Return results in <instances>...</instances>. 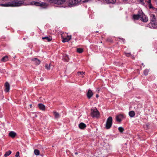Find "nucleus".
<instances>
[{
  "instance_id": "8",
  "label": "nucleus",
  "mask_w": 157,
  "mask_h": 157,
  "mask_svg": "<svg viewBox=\"0 0 157 157\" xmlns=\"http://www.w3.org/2000/svg\"><path fill=\"white\" fill-rule=\"evenodd\" d=\"M148 25L151 28H157V21L150 22Z\"/></svg>"
},
{
  "instance_id": "43",
  "label": "nucleus",
  "mask_w": 157,
  "mask_h": 157,
  "mask_svg": "<svg viewBox=\"0 0 157 157\" xmlns=\"http://www.w3.org/2000/svg\"><path fill=\"white\" fill-rule=\"evenodd\" d=\"M98 32H98V31H96V33H98Z\"/></svg>"
},
{
  "instance_id": "10",
  "label": "nucleus",
  "mask_w": 157,
  "mask_h": 157,
  "mask_svg": "<svg viewBox=\"0 0 157 157\" xmlns=\"http://www.w3.org/2000/svg\"><path fill=\"white\" fill-rule=\"evenodd\" d=\"M62 37L63 39L62 41L64 43L65 42H68L69 40H70L71 39V35H67L66 37L64 38L63 36H62Z\"/></svg>"
},
{
  "instance_id": "2",
  "label": "nucleus",
  "mask_w": 157,
  "mask_h": 157,
  "mask_svg": "<svg viewBox=\"0 0 157 157\" xmlns=\"http://www.w3.org/2000/svg\"><path fill=\"white\" fill-rule=\"evenodd\" d=\"M113 119L111 117H109L107 119L105 124V128L107 129L110 128L112 124Z\"/></svg>"
},
{
  "instance_id": "36",
  "label": "nucleus",
  "mask_w": 157,
  "mask_h": 157,
  "mask_svg": "<svg viewBox=\"0 0 157 157\" xmlns=\"http://www.w3.org/2000/svg\"><path fill=\"white\" fill-rule=\"evenodd\" d=\"M149 7L150 8H153V7L151 6V4H149Z\"/></svg>"
},
{
  "instance_id": "3",
  "label": "nucleus",
  "mask_w": 157,
  "mask_h": 157,
  "mask_svg": "<svg viewBox=\"0 0 157 157\" xmlns=\"http://www.w3.org/2000/svg\"><path fill=\"white\" fill-rule=\"evenodd\" d=\"M81 1V0H70L67 3L68 6L71 7L77 4L80 2Z\"/></svg>"
},
{
  "instance_id": "33",
  "label": "nucleus",
  "mask_w": 157,
  "mask_h": 157,
  "mask_svg": "<svg viewBox=\"0 0 157 157\" xmlns=\"http://www.w3.org/2000/svg\"><path fill=\"white\" fill-rule=\"evenodd\" d=\"M119 39L121 40H122L123 42L124 43L125 42V40L122 38H119Z\"/></svg>"
},
{
  "instance_id": "11",
  "label": "nucleus",
  "mask_w": 157,
  "mask_h": 157,
  "mask_svg": "<svg viewBox=\"0 0 157 157\" xmlns=\"http://www.w3.org/2000/svg\"><path fill=\"white\" fill-rule=\"evenodd\" d=\"M124 118V116L122 114H120L117 115L116 117V121L119 122H121L122 119Z\"/></svg>"
},
{
  "instance_id": "39",
  "label": "nucleus",
  "mask_w": 157,
  "mask_h": 157,
  "mask_svg": "<svg viewBox=\"0 0 157 157\" xmlns=\"http://www.w3.org/2000/svg\"><path fill=\"white\" fill-rule=\"evenodd\" d=\"M75 154L77 155L78 154V153L77 152H75Z\"/></svg>"
},
{
  "instance_id": "29",
  "label": "nucleus",
  "mask_w": 157,
  "mask_h": 157,
  "mask_svg": "<svg viewBox=\"0 0 157 157\" xmlns=\"http://www.w3.org/2000/svg\"><path fill=\"white\" fill-rule=\"evenodd\" d=\"M118 130L121 132H122L124 131V129L122 127H119L118 128Z\"/></svg>"
},
{
  "instance_id": "1",
  "label": "nucleus",
  "mask_w": 157,
  "mask_h": 157,
  "mask_svg": "<svg viewBox=\"0 0 157 157\" xmlns=\"http://www.w3.org/2000/svg\"><path fill=\"white\" fill-rule=\"evenodd\" d=\"M11 2L1 4V6L4 7L18 6H21L25 0H11Z\"/></svg>"
},
{
  "instance_id": "40",
  "label": "nucleus",
  "mask_w": 157,
  "mask_h": 157,
  "mask_svg": "<svg viewBox=\"0 0 157 157\" xmlns=\"http://www.w3.org/2000/svg\"><path fill=\"white\" fill-rule=\"evenodd\" d=\"M98 94H96V97L97 98H98Z\"/></svg>"
},
{
  "instance_id": "9",
  "label": "nucleus",
  "mask_w": 157,
  "mask_h": 157,
  "mask_svg": "<svg viewBox=\"0 0 157 157\" xmlns=\"http://www.w3.org/2000/svg\"><path fill=\"white\" fill-rule=\"evenodd\" d=\"M140 20L144 22H146L148 21V17L146 16L143 12Z\"/></svg>"
},
{
  "instance_id": "19",
  "label": "nucleus",
  "mask_w": 157,
  "mask_h": 157,
  "mask_svg": "<svg viewBox=\"0 0 157 157\" xmlns=\"http://www.w3.org/2000/svg\"><path fill=\"white\" fill-rule=\"evenodd\" d=\"M32 60L34 61L36 65H39L40 63V61L36 58H35L32 59Z\"/></svg>"
},
{
  "instance_id": "44",
  "label": "nucleus",
  "mask_w": 157,
  "mask_h": 157,
  "mask_svg": "<svg viewBox=\"0 0 157 157\" xmlns=\"http://www.w3.org/2000/svg\"><path fill=\"white\" fill-rule=\"evenodd\" d=\"M142 65H144V63H142Z\"/></svg>"
},
{
  "instance_id": "7",
  "label": "nucleus",
  "mask_w": 157,
  "mask_h": 157,
  "mask_svg": "<svg viewBox=\"0 0 157 157\" xmlns=\"http://www.w3.org/2000/svg\"><path fill=\"white\" fill-rule=\"evenodd\" d=\"M51 3H54L58 5H61L65 2L67 0H49Z\"/></svg>"
},
{
  "instance_id": "45",
  "label": "nucleus",
  "mask_w": 157,
  "mask_h": 157,
  "mask_svg": "<svg viewBox=\"0 0 157 157\" xmlns=\"http://www.w3.org/2000/svg\"><path fill=\"white\" fill-rule=\"evenodd\" d=\"M100 43H102V41H101V42H100Z\"/></svg>"
},
{
  "instance_id": "15",
  "label": "nucleus",
  "mask_w": 157,
  "mask_h": 157,
  "mask_svg": "<svg viewBox=\"0 0 157 157\" xmlns=\"http://www.w3.org/2000/svg\"><path fill=\"white\" fill-rule=\"evenodd\" d=\"M79 128L82 129H84L86 127V125L83 123H81L79 124Z\"/></svg>"
},
{
  "instance_id": "14",
  "label": "nucleus",
  "mask_w": 157,
  "mask_h": 157,
  "mask_svg": "<svg viewBox=\"0 0 157 157\" xmlns=\"http://www.w3.org/2000/svg\"><path fill=\"white\" fill-rule=\"evenodd\" d=\"M5 91L6 92H8L9 91L10 85L8 82H6L5 84Z\"/></svg>"
},
{
  "instance_id": "12",
  "label": "nucleus",
  "mask_w": 157,
  "mask_h": 157,
  "mask_svg": "<svg viewBox=\"0 0 157 157\" xmlns=\"http://www.w3.org/2000/svg\"><path fill=\"white\" fill-rule=\"evenodd\" d=\"M93 95V93L92 90L90 89H89L87 93V96L88 98V99L90 98Z\"/></svg>"
},
{
  "instance_id": "21",
  "label": "nucleus",
  "mask_w": 157,
  "mask_h": 157,
  "mask_svg": "<svg viewBox=\"0 0 157 157\" xmlns=\"http://www.w3.org/2000/svg\"><path fill=\"white\" fill-rule=\"evenodd\" d=\"M129 115L131 117H133L135 115V113L133 111H130L129 112Z\"/></svg>"
},
{
  "instance_id": "5",
  "label": "nucleus",
  "mask_w": 157,
  "mask_h": 157,
  "mask_svg": "<svg viewBox=\"0 0 157 157\" xmlns=\"http://www.w3.org/2000/svg\"><path fill=\"white\" fill-rule=\"evenodd\" d=\"M34 4L36 6H40L42 8H45L47 6V4L46 3L34 2H33Z\"/></svg>"
},
{
  "instance_id": "35",
  "label": "nucleus",
  "mask_w": 157,
  "mask_h": 157,
  "mask_svg": "<svg viewBox=\"0 0 157 157\" xmlns=\"http://www.w3.org/2000/svg\"><path fill=\"white\" fill-rule=\"evenodd\" d=\"M139 0L140 1V2H141V3L142 4H144L143 0Z\"/></svg>"
},
{
  "instance_id": "38",
  "label": "nucleus",
  "mask_w": 157,
  "mask_h": 157,
  "mask_svg": "<svg viewBox=\"0 0 157 157\" xmlns=\"http://www.w3.org/2000/svg\"><path fill=\"white\" fill-rule=\"evenodd\" d=\"M40 80H41V81H43V80H44V79H43V78H40Z\"/></svg>"
},
{
  "instance_id": "27",
  "label": "nucleus",
  "mask_w": 157,
  "mask_h": 157,
  "mask_svg": "<svg viewBox=\"0 0 157 157\" xmlns=\"http://www.w3.org/2000/svg\"><path fill=\"white\" fill-rule=\"evenodd\" d=\"M149 72V70L148 69H145L144 71V74L145 75H147Z\"/></svg>"
},
{
  "instance_id": "26",
  "label": "nucleus",
  "mask_w": 157,
  "mask_h": 157,
  "mask_svg": "<svg viewBox=\"0 0 157 157\" xmlns=\"http://www.w3.org/2000/svg\"><path fill=\"white\" fill-rule=\"evenodd\" d=\"M34 153L36 155H38L40 154V151L37 149H35L34 150Z\"/></svg>"
},
{
  "instance_id": "18",
  "label": "nucleus",
  "mask_w": 157,
  "mask_h": 157,
  "mask_svg": "<svg viewBox=\"0 0 157 157\" xmlns=\"http://www.w3.org/2000/svg\"><path fill=\"white\" fill-rule=\"evenodd\" d=\"M9 136L12 138H14L16 135V133L13 131H11L9 133Z\"/></svg>"
},
{
  "instance_id": "4",
  "label": "nucleus",
  "mask_w": 157,
  "mask_h": 157,
  "mask_svg": "<svg viewBox=\"0 0 157 157\" xmlns=\"http://www.w3.org/2000/svg\"><path fill=\"white\" fill-rule=\"evenodd\" d=\"M91 114L93 117H98L99 115V113L96 108H94L91 109Z\"/></svg>"
},
{
  "instance_id": "6",
  "label": "nucleus",
  "mask_w": 157,
  "mask_h": 157,
  "mask_svg": "<svg viewBox=\"0 0 157 157\" xmlns=\"http://www.w3.org/2000/svg\"><path fill=\"white\" fill-rule=\"evenodd\" d=\"M142 10H139L137 14L133 15V18L134 20H136L139 19V18L140 19L142 14Z\"/></svg>"
},
{
  "instance_id": "31",
  "label": "nucleus",
  "mask_w": 157,
  "mask_h": 157,
  "mask_svg": "<svg viewBox=\"0 0 157 157\" xmlns=\"http://www.w3.org/2000/svg\"><path fill=\"white\" fill-rule=\"evenodd\" d=\"M125 55L127 57H129L131 56V54L129 53H125Z\"/></svg>"
},
{
  "instance_id": "20",
  "label": "nucleus",
  "mask_w": 157,
  "mask_h": 157,
  "mask_svg": "<svg viewBox=\"0 0 157 157\" xmlns=\"http://www.w3.org/2000/svg\"><path fill=\"white\" fill-rule=\"evenodd\" d=\"M8 60V58L7 56L3 57L1 59V61L3 62L7 61Z\"/></svg>"
},
{
  "instance_id": "32",
  "label": "nucleus",
  "mask_w": 157,
  "mask_h": 157,
  "mask_svg": "<svg viewBox=\"0 0 157 157\" xmlns=\"http://www.w3.org/2000/svg\"><path fill=\"white\" fill-rule=\"evenodd\" d=\"M16 157H20L19 156V151H17L15 155Z\"/></svg>"
},
{
  "instance_id": "46",
  "label": "nucleus",
  "mask_w": 157,
  "mask_h": 157,
  "mask_svg": "<svg viewBox=\"0 0 157 157\" xmlns=\"http://www.w3.org/2000/svg\"><path fill=\"white\" fill-rule=\"evenodd\" d=\"M25 38H23V39H24V40H25Z\"/></svg>"
},
{
  "instance_id": "22",
  "label": "nucleus",
  "mask_w": 157,
  "mask_h": 157,
  "mask_svg": "<svg viewBox=\"0 0 157 157\" xmlns=\"http://www.w3.org/2000/svg\"><path fill=\"white\" fill-rule=\"evenodd\" d=\"M53 113L54 115L55 118H58L59 117V115L58 113L54 111L53 112Z\"/></svg>"
},
{
  "instance_id": "34",
  "label": "nucleus",
  "mask_w": 157,
  "mask_h": 157,
  "mask_svg": "<svg viewBox=\"0 0 157 157\" xmlns=\"http://www.w3.org/2000/svg\"><path fill=\"white\" fill-rule=\"evenodd\" d=\"M69 60V59L68 57L67 56L66 57V58L65 59V60L66 61H67V62H68Z\"/></svg>"
},
{
  "instance_id": "41",
  "label": "nucleus",
  "mask_w": 157,
  "mask_h": 157,
  "mask_svg": "<svg viewBox=\"0 0 157 157\" xmlns=\"http://www.w3.org/2000/svg\"><path fill=\"white\" fill-rule=\"evenodd\" d=\"M32 105H31H31H30V107L31 108L32 107Z\"/></svg>"
},
{
  "instance_id": "13",
  "label": "nucleus",
  "mask_w": 157,
  "mask_h": 157,
  "mask_svg": "<svg viewBox=\"0 0 157 157\" xmlns=\"http://www.w3.org/2000/svg\"><path fill=\"white\" fill-rule=\"evenodd\" d=\"M52 37L50 36H45L44 37H42V39L45 40V42H49L50 41L52 40Z\"/></svg>"
},
{
  "instance_id": "17",
  "label": "nucleus",
  "mask_w": 157,
  "mask_h": 157,
  "mask_svg": "<svg viewBox=\"0 0 157 157\" xmlns=\"http://www.w3.org/2000/svg\"><path fill=\"white\" fill-rule=\"evenodd\" d=\"M38 106L40 110H45V106L42 104L40 103L38 104Z\"/></svg>"
},
{
  "instance_id": "42",
  "label": "nucleus",
  "mask_w": 157,
  "mask_h": 157,
  "mask_svg": "<svg viewBox=\"0 0 157 157\" xmlns=\"http://www.w3.org/2000/svg\"><path fill=\"white\" fill-rule=\"evenodd\" d=\"M124 1H128V0H123Z\"/></svg>"
},
{
  "instance_id": "16",
  "label": "nucleus",
  "mask_w": 157,
  "mask_h": 157,
  "mask_svg": "<svg viewBox=\"0 0 157 157\" xmlns=\"http://www.w3.org/2000/svg\"><path fill=\"white\" fill-rule=\"evenodd\" d=\"M151 22H154L157 21L156 20V18L155 17V16L153 14L151 15L150 18Z\"/></svg>"
},
{
  "instance_id": "23",
  "label": "nucleus",
  "mask_w": 157,
  "mask_h": 157,
  "mask_svg": "<svg viewBox=\"0 0 157 157\" xmlns=\"http://www.w3.org/2000/svg\"><path fill=\"white\" fill-rule=\"evenodd\" d=\"M11 153V151L10 150L8 151H6L4 155L5 157H7V156L10 155Z\"/></svg>"
},
{
  "instance_id": "37",
  "label": "nucleus",
  "mask_w": 157,
  "mask_h": 157,
  "mask_svg": "<svg viewBox=\"0 0 157 157\" xmlns=\"http://www.w3.org/2000/svg\"><path fill=\"white\" fill-rule=\"evenodd\" d=\"M148 4H151V0H148Z\"/></svg>"
},
{
  "instance_id": "30",
  "label": "nucleus",
  "mask_w": 157,
  "mask_h": 157,
  "mask_svg": "<svg viewBox=\"0 0 157 157\" xmlns=\"http://www.w3.org/2000/svg\"><path fill=\"white\" fill-rule=\"evenodd\" d=\"M45 67V68L46 69H47L48 70L50 69V64H48L47 63L46 64Z\"/></svg>"
},
{
  "instance_id": "28",
  "label": "nucleus",
  "mask_w": 157,
  "mask_h": 157,
  "mask_svg": "<svg viewBox=\"0 0 157 157\" xmlns=\"http://www.w3.org/2000/svg\"><path fill=\"white\" fill-rule=\"evenodd\" d=\"M84 73L83 72H78V74L79 76H82V77H83V75L84 74Z\"/></svg>"
},
{
  "instance_id": "24",
  "label": "nucleus",
  "mask_w": 157,
  "mask_h": 157,
  "mask_svg": "<svg viewBox=\"0 0 157 157\" xmlns=\"http://www.w3.org/2000/svg\"><path fill=\"white\" fill-rule=\"evenodd\" d=\"M83 51V49L82 48H77V52L79 53H82Z\"/></svg>"
},
{
  "instance_id": "25",
  "label": "nucleus",
  "mask_w": 157,
  "mask_h": 157,
  "mask_svg": "<svg viewBox=\"0 0 157 157\" xmlns=\"http://www.w3.org/2000/svg\"><path fill=\"white\" fill-rule=\"evenodd\" d=\"M106 41L110 43L113 42V40L112 38L110 37L107 38L106 39Z\"/></svg>"
}]
</instances>
